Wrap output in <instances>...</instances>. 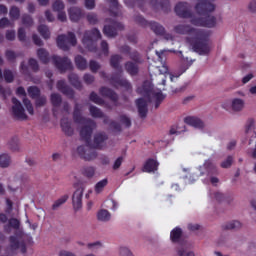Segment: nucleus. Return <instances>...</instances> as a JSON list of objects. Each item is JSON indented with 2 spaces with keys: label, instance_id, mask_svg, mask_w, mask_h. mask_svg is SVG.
Wrapping results in <instances>:
<instances>
[{
  "label": "nucleus",
  "instance_id": "nucleus-1",
  "mask_svg": "<svg viewBox=\"0 0 256 256\" xmlns=\"http://www.w3.org/2000/svg\"><path fill=\"white\" fill-rule=\"evenodd\" d=\"M176 33L185 35L189 33L191 35L188 38L192 49L199 55H209L212 49L211 41H209V32L203 30L191 29L189 26L179 25L175 28Z\"/></svg>",
  "mask_w": 256,
  "mask_h": 256
},
{
  "label": "nucleus",
  "instance_id": "nucleus-2",
  "mask_svg": "<svg viewBox=\"0 0 256 256\" xmlns=\"http://www.w3.org/2000/svg\"><path fill=\"white\" fill-rule=\"evenodd\" d=\"M140 95H144V98H140L136 101L138 112L140 117H147V105L148 103H155V107H159L165 95L159 89H153L151 81H146L141 88L137 89Z\"/></svg>",
  "mask_w": 256,
  "mask_h": 256
},
{
  "label": "nucleus",
  "instance_id": "nucleus-3",
  "mask_svg": "<svg viewBox=\"0 0 256 256\" xmlns=\"http://www.w3.org/2000/svg\"><path fill=\"white\" fill-rule=\"evenodd\" d=\"M196 5L197 13L190 16L192 25L197 27H215L217 25V19L215 16L209 15L212 11H215V0H198Z\"/></svg>",
  "mask_w": 256,
  "mask_h": 256
},
{
  "label": "nucleus",
  "instance_id": "nucleus-4",
  "mask_svg": "<svg viewBox=\"0 0 256 256\" xmlns=\"http://www.w3.org/2000/svg\"><path fill=\"white\" fill-rule=\"evenodd\" d=\"M74 121L79 123V125H82L80 129V137L89 144V141H91V135L93 134V129L96 127L95 122L79 116V112H77V110L74 111Z\"/></svg>",
  "mask_w": 256,
  "mask_h": 256
},
{
  "label": "nucleus",
  "instance_id": "nucleus-5",
  "mask_svg": "<svg viewBox=\"0 0 256 256\" xmlns=\"http://www.w3.org/2000/svg\"><path fill=\"white\" fill-rule=\"evenodd\" d=\"M222 109L225 111H231L232 113H241L245 109V99L234 97L230 100H226L221 104Z\"/></svg>",
  "mask_w": 256,
  "mask_h": 256
},
{
  "label": "nucleus",
  "instance_id": "nucleus-6",
  "mask_svg": "<svg viewBox=\"0 0 256 256\" xmlns=\"http://www.w3.org/2000/svg\"><path fill=\"white\" fill-rule=\"evenodd\" d=\"M101 37V32L97 29H92L91 31H86L83 38L82 43L88 51H95V43Z\"/></svg>",
  "mask_w": 256,
  "mask_h": 256
},
{
  "label": "nucleus",
  "instance_id": "nucleus-7",
  "mask_svg": "<svg viewBox=\"0 0 256 256\" xmlns=\"http://www.w3.org/2000/svg\"><path fill=\"white\" fill-rule=\"evenodd\" d=\"M57 45L59 49L67 51L69 50V47H75V45H77V38L75 37V34L72 32H69L67 36L60 35L57 38Z\"/></svg>",
  "mask_w": 256,
  "mask_h": 256
},
{
  "label": "nucleus",
  "instance_id": "nucleus-8",
  "mask_svg": "<svg viewBox=\"0 0 256 256\" xmlns=\"http://www.w3.org/2000/svg\"><path fill=\"white\" fill-rule=\"evenodd\" d=\"M25 239H27V236L23 232L16 234V236L10 237L11 251H17V249H20L22 253H25L27 251V247H25Z\"/></svg>",
  "mask_w": 256,
  "mask_h": 256
},
{
  "label": "nucleus",
  "instance_id": "nucleus-9",
  "mask_svg": "<svg viewBox=\"0 0 256 256\" xmlns=\"http://www.w3.org/2000/svg\"><path fill=\"white\" fill-rule=\"evenodd\" d=\"M76 151L79 157L85 161H93L94 159H97V152H95V150H91L89 147L79 146Z\"/></svg>",
  "mask_w": 256,
  "mask_h": 256
},
{
  "label": "nucleus",
  "instance_id": "nucleus-10",
  "mask_svg": "<svg viewBox=\"0 0 256 256\" xmlns=\"http://www.w3.org/2000/svg\"><path fill=\"white\" fill-rule=\"evenodd\" d=\"M12 113L16 119H22L25 120L27 119V114H25V108H23V105L17 98H12Z\"/></svg>",
  "mask_w": 256,
  "mask_h": 256
},
{
  "label": "nucleus",
  "instance_id": "nucleus-11",
  "mask_svg": "<svg viewBox=\"0 0 256 256\" xmlns=\"http://www.w3.org/2000/svg\"><path fill=\"white\" fill-rule=\"evenodd\" d=\"M52 62L59 69V71H67V69H72L73 65L69 58H61L59 56H53Z\"/></svg>",
  "mask_w": 256,
  "mask_h": 256
},
{
  "label": "nucleus",
  "instance_id": "nucleus-12",
  "mask_svg": "<svg viewBox=\"0 0 256 256\" xmlns=\"http://www.w3.org/2000/svg\"><path fill=\"white\" fill-rule=\"evenodd\" d=\"M139 23L144 26L149 25L150 29L154 31L156 35H163V33H165V28L157 22H147L145 19L139 18Z\"/></svg>",
  "mask_w": 256,
  "mask_h": 256
},
{
  "label": "nucleus",
  "instance_id": "nucleus-13",
  "mask_svg": "<svg viewBox=\"0 0 256 256\" xmlns=\"http://www.w3.org/2000/svg\"><path fill=\"white\" fill-rule=\"evenodd\" d=\"M74 209H81L83 205V187H79L72 196Z\"/></svg>",
  "mask_w": 256,
  "mask_h": 256
},
{
  "label": "nucleus",
  "instance_id": "nucleus-14",
  "mask_svg": "<svg viewBox=\"0 0 256 256\" xmlns=\"http://www.w3.org/2000/svg\"><path fill=\"white\" fill-rule=\"evenodd\" d=\"M123 24L112 21L111 26H104V35L106 37H115L117 35V29H122Z\"/></svg>",
  "mask_w": 256,
  "mask_h": 256
},
{
  "label": "nucleus",
  "instance_id": "nucleus-15",
  "mask_svg": "<svg viewBox=\"0 0 256 256\" xmlns=\"http://www.w3.org/2000/svg\"><path fill=\"white\" fill-rule=\"evenodd\" d=\"M184 123H186V125H190V127H194L195 129H203V127H205V123L195 116H187L184 119Z\"/></svg>",
  "mask_w": 256,
  "mask_h": 256
},
{
  "label": "nucleus",
  "instance_id": "nucleus-16",
  "mask_svg": "<svg viewBox=\"0 0 256 256\" xmlns=\"http://www.w3.org/2000/svg\"><path fill=\"white\" fill-rule=\"evenodd\" d=\"M106 141L107 135H105L104 133H98L94 136L92 147H94V149H103V147H105Z\"/></svg>",
  "mask_w": 256,
  "mask_h": 256
},
{
  "label": "nucleus",
  "instance_id": "nucleus-17",
  "mask_svg": "<svg viewBox=\"0 0 256 256\" xmlns=\"http://www.w3.org/2000/svg\"><path fill=\"white\" fill-rule=\"evenodd\" d=\"M159 167V162L155 159H148L144 166H143V171L144 173H154V171H157Z\"/></svg>",
  "mask_w": 256,
  "mask_h": 256
},
{
  "label": "nucleus",
  "instance_id": "nucleus-18",
  "mask_svg": "<svg viewBox=\"0 0 256 256\" xmlns=\"http://www.w3.org/2000/svg\"><path fill=\"white\" fill-rule=\"evenodd\" d=\"M111 84L117 88L124 87L125 89H131V84L126 79L121 78V76L113 77Z\"/></svg>",
  "mask_w": 256,
  "mask_h": 256
},
{
  "label": "nucleus",
  "instance_id": "nucleus-19",
  "mask_svg": "<svg viewBox=\"0 0 256 256\" xmlns=\"http://www.w3.org/2000/svg\"><path fill=\"white\" fill-rule=\"evenodd\" d=\"M70 21H73V23H77L83 17V12L80 10V8L72 7L68 10Z\"/></svg>",
  "mask_w": 256,
  "mask_h": 256
},
{
  "label": "nucleus",
  "instance_id": "nucleus-20",
  "mask_svg": "<svg viewBox=\"0 0 256 256\" xmlns=\"http://www.w3.org/2000/svg\"><path fill=\"white\" fill-rule=\"evenodd\" d=\"M175 12L179 17H189V13H187V4L180 2L175 7Z\"/></svg>",
  "mask_w": 256,
  "mask_h": 256
},
{
  "label": "nucleus",
  "instance_id": "nucleus-21",
  "mask_svg": "<svg viewBox=\"0 0 256 256\" xmlns=\"http://www.w3.org/2000/svg\"><path fill=\"white\" fill-rule=\"evenodd\" d=\"M21 222L17 218H11L8 225L4 226V231L6 233H11V229H19Z\"/></svg>",
  "mask_w": 256,
  "mask_h": 256
},
{
  "label": "nucleus",
  "instance_id": "nucleus-22",
  "mask_svg": "<svg viewBox=\"0 0 256 256\" xmlns=\"http://www.w3.org/2000/svg\"><path fill=\"white\" fill-rule=\"evenodd\" d=\"M57 89L64 93V95H67V97H73V90L65 85V81H59L57 83Z\"/></svg>",
  "mask_w": 256,
  "mask_h": 256
},
{
  "label": "nucleus",
  "instance_id": "nucleus-23",
  "mask_svg": "<svg viewBox=\"0 0 256 256\" xmlns=\"http://www.w3.org/2000/svg\"><path fill=\"white\" fill-rule=\"evenodd\" d=\"M61 128L66 135H73V128L71 127V123H69L67 118L61 120Z\"/></svg>",
  "mask_w": 256,
  "mask_h": 256
},
{
  "label": "nucleus",
  "instance_id": "nucleus-24",
  "mask_svg": "<svg viewBox=\"0 0 256 256\" xmlns=\"http://www.w3.org/2000/svg\"><path fill=\"white\" fill-rule=\"evenodd\" d=\"M100 93L104 97H108L109 99H111V101H113L114 104L116 103V101H117V94H115L111 89H109V88H101Z\"/></svg>",
  "mask_w": 256,
  "mask_h": 256
},
{
  "label": "nucleus",
  "instance_id": "nucleus-25",
  "mask_svg": "<svg viewBox=\"0 0 256 256\" xmlns=\"http://www.w3.org/2000/svg\"><path fill=\"white\" fill-rule=\"evenodd\" d=\"M178 256H195L186 244L181 245L177 250Z\"/></svg>",
  "mask_w": 256,
  "mask_h": 256
},
{
  "label": "nucleus",
  "instance_id": "nucleus-26",
  "mask_svg": "<svg viewBox=\"0 0 256 256\" xmlns=\"http://www.w3.org/2000/svg\"><path fill=\"white\" fill-rule=\"evenodd\" d=\"M97 219H98V221H103L104 223H106L107 221H111V213H109L105 209H102V210L98 211Z\"/></svg>",
  "mask_w": 256,
  "mask_h": 256
},
{
  "label": "nucleus",
  "instance_id": "nucleus-27",
  "mask_svg": "<svg viewBox=\"0 0 256 256\" xmlns=\"http://www.w3.org/2000/svg\"><path fill=\"white\" fill-rule=\"evenodd\" d=\"M11 165V156L7 153L0 154V167L3 169L9 167Z\"/></svg>",
  "mask_w": 256,
  "mask_h": 256
},
{
  "label": "nucleus",
  "instance_id": "nucleus-28",
  "mask_svg": "<svg viewBox=\"0 0 256 256\" xmlns=\"http://www.w3.org/2000/svg\"><path fill=\"white\" fill-rule=\"evenodd\" d=\"M37 56L42 63H47L49 61V52H47V50L44 48L37 50Z\"/></svg>",
  "mask_w": 256,
  "mask_h": 256
},
{
  "label": "nucleus",
  "instance_id": "nucleus-29",
  "mask_svg": "<svg viewBox=\"0 0 256 256\" xmlns=\"http://www.w3.org/2000/svg\"><path fill=\"white\" fill-rule=\"evenodd\" d=\"M81 171L82 175H84V177H88V179L95 176V167L93 166H85Z\"/></svg>",
  "mask_w": 256,
  "mask_h": 256
},
{
  "label": "nucleus",
  "instance_id": "nucleus-30",
  "mask_svg": "<svg viewBox=\"0 0 256 256\" xmlns=\"http://www.w3.org/2000/svg\"><path fill=\"white\" fill-rule=\"evenodd\" d=\"M125 67L129 75H137L139 71V67H137V63L128 62Z\"/></svg>",
  "mask_w": 256,
  "mask_h": 256
},
{
  "label": "nucleus",
  "instance_id": "nucleus-31",
  "mask_svg": "<svg viewBox=\"0 0 256 256\" xmlns=\"http://www.w3.org/2000/svg\"><path fill=\"white\" fill-rule=\"evenodd\" d=\"M76 67L80 69V71H84V69H87V60L81 56H76L75 58Z\"/></svg>",
  "mask_w": 256,
  "mask_h": 256
},
{
  "label": "nucleus",
  "instance_id": "nucleus-32",
  "mask_svg": "<svg viewBox=\"0 0 256 256\" xmlns=\"http://www.w3.org/2000/svg\"><path fill=\"white\" fill-rule=\"evenodd\" d=\"M38 33H40L43 39H49V37H51V32L49 31V28L46 25L38 26Z\"/></svg>",
  "mask_w": 256,
  "mask_h": 256
},
{
  "label": "nucleus",
  "instance_id": "nucleus-33",
  "mask_svg": "<svg viewBox=\"0 0 256 256\" xmlns=\"http://www.w3.org/2000/svg\"><path fill=\"white\" fill-rule=\"evenodd\" d=\"M181 238V230L179 228H175L170 233V239L173 243H177L179 239Z\"/></svg>",
  "mask_w": 256,
  "mask_h": 256
},
{
  "label": "nucleus",
  "instance_id": "nucleus-34",
  "mask_svg": "<svg viewBox=\"0 0 256 256\" xmlns=\"http://www.w3.org/2000/svg\"><path fill=\"white\" fill-rule=\"evenodd\" d=\"M69 199V195H63L62 197H60L58 200H56L53 204V209H59V207H61V205H63L64 203H67V200Z\"/></svg>",
  "mask_w": 256,
  "mask_h": 256
},
{
  "label": "nucleus",
  "instance_id": "nucleus-35",
  "mask_svg": "<svg viewBox=\"0 0 256 256\" xmlns=\"http://www.w3.org/2000/svg\"><path fill=\"white\" fill-rule=\"evenodd\" d=\"M203 168L206 170L207 173H214L216 171L215 164L211 160H207Z\"/></svg>",
  "mask_w": 256,
  "mask_h": 256
},
{
  "label": "nucleus",
  "instance_id": "nucleus-36",
  "mask_svg": "<svg viewBox=\"0 0 256 256\" xmlns=\"http://www.w3.org/2000/svg\"><path fill=\"white\" fill-rule=\"evenodd\" d=\"M107 183H108L107 179H103V180L99 181L95 185V192L96 193H101V191H103V189H105V187H107Z\"/></svg>",
  "mask_w": 256,
  "mask_h": 256
},
{
  "label": "nucleus",
  "instance_id": "nucleus-37",
  "mask_svg": "<svg viewBox=\"0 0 256 256\" xmlns=\"http://www.w3.org/2000/svg\"><path fill=\"white\" fill-rule=\"evenodd\" d=\"M119 63H121V57L119 55H114L111 57V67H113L114 69H119Z\"/></svg>",
  "mask_w": 256,
  "mask_h": 256
},
{
  "label": "nucleus",
  "instance_id": "nucleus-38",
  "mask_svg": "<svg viewBox=\"0 0 256 256\" xmlns=\"http://www.w3.org/2000/svg\"><path fill=\"white\" fill-rule=\"evenodd\" d=\"M28 95L32 99H37V97H39V88H37L35 86L29 87L28 88Z\"/></svg>",
  "mask_w": 256,
  "mask_h": 256
},
{
  "label": "nucleus",
  "instance_id": "nucleus-39",
  "mask_svg": "<svg viewBox=\"0 0 256 256\" xmlns=\"http://www.w3.org/2000/svg\"><path fill=\"white\" fill-rule=\"evenodd\" d=\"M53 11H56V13H59L60 11H63L65 9V4L61 0L55 1L53 4Z\"/></svg>",
  "mask_w": 256,
  "mask_h": 256
},
{
  "label": "nucleus",
  "instance_id": "nucleus-40",
  "mask_svg": "<svg viewBox=\"0 0 256 256\" xmlns=\"http://www.w3.org/2000/svg\"><path fill=\"white\" fill-rule=\"evenodd\" d=\"M69 81L72 83V85H74V87H76L77 89H79L81 87V82H79V77H77L76 74H70L69 75Z\"/></svg>",
  "mask_w": 256,
  "mask_h": 256
},
{
  "label": "nucleus",
  "instance_id": "nucleus-41",
  "mask_svg": "<svg viewBox=\"0 0 256 256\" xmlns=\"http://www.w3.org/2000/svg\"><path fill=\"white\" fill-rule=\"evenodd\" d=\"M253 129H256V120L250 118L246 122V133H249V131H253Z\"/></svg>",
  "mask_w": 256,
  "mask_h": 256
},
{
  "label": "nucleus",
  "instance_id": "nucleus-42",
  "mask_svg": "<svg viewBox=\"0 0 256 256\" xmlns=\"http://www.w3.org/2000/svg\"><path fill=\"white\" fill-rule=\"evenodd\" d=\"M23 103H24V106L26 107L29 115H34L35 111L33 109V104H31V100L24 98Z\"/></svg>",
  "mask_w": 256,
  "mask_h": 256
},
{
  "label": "nucleus",
  "instance_id": "nucleus-43",
  "mask_svg": "<svg viewBox=\"0 0 256 256\" xmlns=\"http://www.w3.org/2000/svg\"><path fill=\"white\" fill-rule=\"evenodd\" d=\"M241 226L242 224L239 221L233 220L226 225V229H241Z\"/></svg>",
  "mask_w": 256,
  "mask_h": 256
},
{
  "label": "nucleus",
  "instance_id": "nucleus-44",
  "mask_svg": "<svg viewBox=\"0 0 256 256\" xmlns=\"http://www.w3.org/2000/svg\"><path fill=\"white\" fill-rule=\"evenodd\" d=\"M19 15H20V11H19V8L17 7H12L10 9V18L15 21V19H19Z\"/></svg>",
  "mask_w": 256,
  "mask_h": 256
},
{
  "label": "nucleus",
  "instance_id": "nucleus-45",
  "mask_svg": "<svg viewBox=\"0 0 256 256\" xmlns=\"http://www.w3.org/2000/svg\"><path fill=\"white\" fill-rule=\"evenodd\" d=\"M233 165V156H228L226 160L221 163L222 169H229Z\"/></svg>",
  "mask_w": 256,
  "mask_h": 256
},
{
  "label": "nucleus",
  "instance_id": "nucleus-46",
  "mask_svg": "<svg viewBox=\"0 0 256 256\" xmlns=\"http://www.w3.org/2000/svg\"><path fill=\"white\" fill-rule=\"evenodd\" d=\"M90 100L93 101V103H96L97 105H103V99L98 97V95L95 92H92L90 94Z\"/></svg>",
  "mask_w": 256,
  "mask_h": 256
},
{
  "label": "nucleus",
  "instance_id": "nucleus-47",
  "mask_svg": "<svg viewBox=\"0 0 256 256\" xmlns=\"http://www.w3.org/2000/svg\"><path fill=\"white\" fill-rule=\"evenodd\" d=\"M90 113H91L92 117H103V112H101V110H99L95 106L90 107Z\"/></svg>",
  "mask_w": 256,
  "mask_h": 256
},
{
  "label": "nucleus",
  "instance_id": "nucleus-48",
  "mask_svg": "<svg viewBox=\"0 0 256 256\" xmlns=\"http://www.w3.org/2000/svg\"><path fill=\"white\" fill-rule=\"evenodd\" d=\"M22 23L26 27H31V25H33V18H31V16H29V15H25L22 18Z\"/></svg>",
  "mask_w": 256,
  "mask_h": 256
},
{
  "label": "nucleus",
  "instance_id": "nucleus-49",
  "mask_svg": "<svg viewBox=\"0 0 256 256\" xmlns=\"http://www.w3.org/2000/svg\"><path fill=\"white\" fill-rule=\"evenodd\" d=\"M51 101L54 107H57L61 103V96L59 94H52Z\"/></svg>",
  "mask_w": 256,
  "mask_h": 256
},
{
  "label": "nucleus",
  "instance_id": "nucleus-50",
  "mask_svg": "<svg viewBox=\"0 0 256 256\" xmlns=\"http://www.w3.org/2000/svg\"><path fill=\"white\" fill-rule=\"evenodd\" d=\"M29 67L32 69V71H38L39 70V64L37 63V60L30 59L29 60Z\"/></svg>",
  "mask_w": 256,
  "mask_h": 256
},
{
  "label": "nucleus",
  "instance_id": "nucleus-51",
  "mask_svg": "<svg viewBox=\"0 0 256 256\" xmlns=\"http://www.w3.org/2000/svg\"><path fill=\"white\" fill-rule=\"evenodd\" d=\"M4 79L7 81V83H11L13 81V72L6 70L4 72Z\"/></svg>",
  "mask_w": 256,
  "mask_h": 256
},
{
  "label": "nucleus",
  "instance_id": "nucleus-52",
  "mask_svg": "<svg viewBox=\"0 0 256 256\" xmlns=\"http://www.w3.org/2000/svg\"><path fill=\"white\" fill-rule=\"evenodd\" d=\"M120 121L122 125H125V127H131V119L127 116H121Z\"/></svg>",
  "mask_w": 256,
  "mask_h": 256
},
{
  "label": "nucleus",
  "instance_id": "nucleus-53",
  "mask_svg": "<svg viewBox=\"0 0 256 256\" xmlns=\"http://www.w3.org/2000/svg\"><path fill=\"white\" fill-rule=\"evenodd\" d=\"M100 67H101V66L99 65V63H97V62H95V61H90V70H91L93 73L99 71Z\"/></svg>",
  "mask_w": 256,
  "mask_h": 256
},
{
  "label": "nucleus",
  "instance_id": "nucleus-54",
  "mask_svg": "<svg viewBox=\"0 0 256 256\" xmlns=\"http://www.w3.org/2000/svg\"><path fill=\"white\" fill-rule=\"evenodd\" d=\"M45 103H47V98H45L43 96L36 99V107H43V105H45Z\"/></svg>",
  "mask_w": 256,
  "mask_h": 256
},
{
  "label": "nucleus",
  "instance_id": "nucleus-55",
  "mask_svg": "<svg viewBox=\"0 0 256 256\" xmlns=\"http://www.w3.org/2000/svg\"><path fill=\"white\" fill-rule=\"evenodd\" d=\"M101 50L104 55H109V44H107L105 41H102Z\"/></svg>",
  "mask_w": 256,
  "mask_h": 256
},
{
  "label": "nucleus",
  "instance_id": "nucleus-56",
  "mask_svg": "<svg viewBox=\"0 0 256 256\" xmlns=\"http://www.w3.org/2000/svg\"><path fill=\"white\" fill-rule=\"evenodd\" d=\"M10 25H11V21H9V19H7V18H2V19L0 20V27H1L2 29H5V27H10Z\"/></svg>",
  "mask_w": 256,
  "mask_h": 256
},
{
  "label": "nucleus",
  "instance_id": "nucleus-57",
  "mask_svg": "<svg viewBox=\"0 0 256 256\" xmlns=\"http://www.w3.org/2000/svg\"><path fill=\"white\" fill-rule=\"evenodd\" d=\"M6 39L8 41H14L15 40V30H10L6 32Z\"/></svg>",
  "mask_w": 256,
  "mask_h": 256
},
{
  "label": "nucleus",
  "instance_id": "nucleus-58",
  "mask_svg": "<svg viewBox=\"0 0 256 256\" xmlns=\"http://www.w3.org/2000/svg\"><path fill=\"white\" fill-rule=\"evenodd\" d=\"M16 57H17V54H15V52L11 50L6 51V58L8 59V61H13V59H15Z\"/></svg>",
  "mask_w": 256,
  "mask_h": 256
},
{
  "label": "nucleus",
  "instance_id": "nucleus-59",
  "mask_svg": "<svg viewBox=\"0 0 256 256\" xmlns=\"http://www.w3.org/2000/svg\"><path fill=\"white\" fill-rule=\"evenodd\" d=\"M18 39H19V41H25V39H26L25 29L19 28V30H18Z\"/></svg>",
  "mask_w": 256,
  "mask_h": 256
},
{
  "label": "nucleus",
  "instance_id": "nucleus-60",
  "mask_svg": "<svg viewBox=\"0 0 256 256\" xmlns=\"http://www.w3.org/2000/svg\"><path fill=\"white\" fill-rule=\"evenodd\" d=\"M88 22L92 25H95L97 23V16L95 14H88L87 15Z\"/></svg>",
  "mask_w": 256,
  "mask_h": 256
},
{
  "label": "nucleus",
  "instance_id": "nucleus-61",
  "mask_svg": "<svg viewBox=\"0 0 256 256\" xmlns=\"http://www.w3.org/2000/svg\"><path fill=\"white\" fill-rule=\"evenodd\" d=\"M13 211V202L10 199H6V213Z\"/></svg>",
  "mask_w": 256,
  "mask_h": 256
},
{
  "label": "nucleus",
  "instance_id": "nucleus-62",
  "mask_svg": "<svg viewBox=\"0 0 256 256\" xmlns=\"http://www.w3.org/2000/svg\"><path fill=\"white\" fill-rule=\"evenodd\" d=\"M84 81H85V83H87V85H91V83H93V81H95V78L93 76H91L90 74H86V75H84Z\"/></svg>",
  "mask_w": 256,
  "mask_h": 256
},
{
  "label": "nucleus",
  "instance_id": "nucleus-63",
  "mask_svg": "<svg viewBox=\"0 0 256 256\" xmlns=\"http://www.w3.org/2000/svg\"><path fill=\"white\" fill-rule=\"evenodd\" d=\"M100 247H101V242H94V243L88 244V249H92V251H94V249H99Z\"/></svg>",
  "mask_w": 256,
  "mask_h": 256
},
{
  "label": "nucleus",
  "instance_id": "nucleus-64",
  "mask_svg": "<svg viewBox=\"0 0 256 256\" xmlns=\"http://www.w3.org/2000/svg\"><path fill=\"white\" fill-rule=\"evenodd\" d=\"M122 163H123V157L117 158L116 161L114 162L113 169H119Z\"/></svg>",
  "mask_w": 256,
  "mask_h": 256
}]
</instances>
